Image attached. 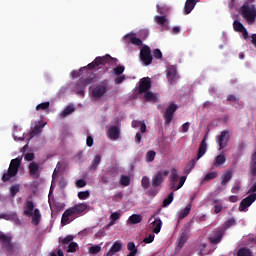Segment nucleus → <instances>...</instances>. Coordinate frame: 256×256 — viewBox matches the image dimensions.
<instances>
[{
	"label": "nucleus",
	"instance_id": "nucleus-1",
	"mask_svg": "<svg viewBox=\"0 0 256 256\" xmlns=\"http://www.w3.org/2000/svg\"><path fill=\"white\" fill-rule=\"evenodd\" d=\"M89 208V205L85 202L79 203L70 207L64 211L61 218V223L63 225H69L71 221H75L78 217L85 215V212Z\"/></svg>",
	"mask_w": 256,
	"mask_h": 256
},
{
	"label": "nucleus",
	"instance_id": "nucleus-2",
	"mask_svg": "<svg viewBox=\"0 0 256 256\" xmlns=\"http://www.w3.org/2000/svg\"><path fill=\"white\" fill-rule=\"evenodd\" d=\"M0 243L6 256L19 255L21 253V244L13 243V237L7 236V234L0 233Z\"/></svg>",
	"mask_w": 256,
	"mask_h": 256
},
{
	"label": "nucleus",
	"instance_id": "nucleus-3",
	"mask_svg": "<svg viewBox=\"0 0 256 256\" xmlns=\"http://www.w3.org/2000/svg\"><path fill=\"white\" fill-rule=\"evenodd\" d=\"M117 58L111 57V55L106 54L105 56H98L89 63L86 67H83L79 70V72H73V77H81V71L87 70V69H95V67H99V65H106V63H115L117 65Z\"/></svg>",
	"mask_w": 256,
	"mask_h": 256
},
{
	"label": "nucleus",
	"instance_id": "nucleus-4",
	"mask_svg": "<svg viewBox=\"0 0 256 256\" xmlns=\"http://www.w3.org/2000/svg\"><path fill=\"white\" fill-rule=\"evenodd\" d=\"M25 217H32V225H39L41 223V211L39 208L35 209V203L32 200H27L24 207Z\"/></svg>",
	"mask_w": 256,
	"mask_h": 256
},
{
	"label": "nucleus",
	"instance_id": "nucleus-5",
	"mask_svg": "<svg viewBox=\"0 0 256 256\" xmlns=\"http://www.w3.org/2000/svg\"><path fill=\"white\" fill-rule=\"evenodd\" d=\"M240 15L251 25L255 23L256 20V7L254 4H249V2H244L240 7Z\"/></svg>",
	"mask_w": 256,
	"mask_h": 256
},
{
	"label": "nucleus",
	"instance_id": "nucleus-6",
	"mask_svg": "<svg viewBox=\"0 0 256 256\" xmlns=\"http://www.w3.org/2000/svg\"><path fill=\"white\" fill-rule=\"evenodd\" d=\"M19 167H21V158L12 159L8 168V171L2 175L3 183H7L19 173Z\"/></svg>",
	"mask_w": 256,
	"mask_h": 256
},
{
	"label": "nucleus",
	"instance_id": "nucleus-7",
	"mask_svg": "<svg viewBox=\"0 0 256 256\" xmlns=\"http://www.w3.org/2000/svg\"><path fill=\"white\" fill-rule=\"evenodd\" d=\"M140 59L142 63L147 67L153 63V55H151V48L144 45L140 50Z\"/></svg>",
	"mask_w": 256,
	"mask_h": 256
},
{
	"label": "nucleus",
	"instance_id": "nucleus-8",
	"mask_svg": "<svg viewBox=\"0 0 256 256\" xmlns=\"http://www.w3.org/2000/svg\"><path fill=\"white\" fill-rule=\"evenodd\" d=\"M177 109H179V106H177V104H175V102H172L169 104V106L166 108L165 112H164V119H165V125H170L171 122L173 121V115H175V111H177Z\"/></svg>",
	"mask_w": 256,
	"mask_h": 256
},
{
	"label": "nucleus",
	"instance_id": "nucleus-9",
	"mask_svg": "<svg viewBox=\"0 0 256 256\" xmlns=\"http://www.w3.org/2000/svg\"><path fill=\"white\" fill-rule=\"evenodd\" d=\"M169 170H163L158 171L153 177H152V187L157 188L161 187L163 184V181H165V177H168Z\"/></svg>",
	"mask_w": 256,
	"mask_h": 256
},
{
	"label": "nucleus",
	"instance_id": "nucleus-10",
	"mask_svg": "<svg viewBox=\"0 0 256 256\" xmlns=\"http://www.w3.org/2000/svg\"><path fill=\"white\" fill-rule=\"evenodd\" d=\"M151 87H152L151 78L144 77L140 79L139 86L136 91L138 95H143V93H147V91H150Z\"/></svg>",
	"mask_w": 256,
	"mask_h": 256
},
{
	"label": "nucleus",
	"instance_id": "nucleus-11",
	"mask_svg": "<svg viewBox=\"0 0 256 256\" xmlns=\"http://www.w3.org/2000/svg\"><path fill=\"white\" fill-rule=\"evenodd\" d=\"M256 201V193H252L250 195H248L246 198H244L239 205V211L243 212V211H247L248 207H251V205H253V203H255Z\"/></svg>",
	"mask_w": 256,
	"mask_h": 256
},
{
	"label": "nucleus",
	"instance_id": "nucleus-12",
	"mask_svg": "<svg viewBox=\"0 0 256 256\" xmlns=\"http://www.w3.org/2000/svg\"><path fill=\"white\" fill-rule=\"evenodd\" d=\"M189 235H191V225L186 224L182 229V233L178 242V247L180 249L183 248V245H185V243H187V241L189 240Z\"/></svg>",
	"mask_w": 256,
	"mask_h": 256
},
{
	"label": "nucleus",
	"instance_id": "nucleus-13",
	"mask_svg": "<svg viewBox=\"0 0 256 256\" xmlns=\"http://www.w3.org/2000/svg\"><path fill=\"white\" fill-rule=\"evenodd\" d=\"M107 93V82H102L92 90V97L94 99H101Z\"/></svg>",
	"mask_w": 256,
	"mask_h": 256
},
{
	"label": "nucleus",
	"instance_id": "nucleus-14",
	"mask_svg": "<svg viewBox=\"0 0 256 256\" xmlns=\"http://www.w3.org/2000/svg\"><path fill=\"white\" fill-rule=\"evenodd\" d=\"M229 139H231V135L229 134V131L227 130L222 131L220 136H218V139H217V143L219 145V151L227 147V143H229Z\"/></svg>",
	"mask_w": 256,
	"mask_h": 256
},
{
	"label": "nucleus",
	"instance_id": "nucleus-15",
	"mask_svg": "<svg viewBox=\"0 0 256 256\" xmlns=\"http://www.w3.org/2000/svg\"><path fill=\"white\" fill-rule=\"evenodd\" d=\"M123 40L126 43H131L132 45H135L136 47H143V40H141V38L135 37V33L126 34L123 37Z\"/></svg>",
	"mask_w": 256,
	"mask_h": 256
},
{
	"label": "nucleus",
	"instance_id": "nucleus-16",
	"mask_svg": "<svg viewBox=\"0 0 256 256\" xmlns=\"http://www.w3.org/2000/svg\"><path fill=\"white\" fill-rule=\"evenodd\" d=\"M28 169L29 175L34 179H39V177H41V173L39 171V164H37L36 162H31L28 166Z\"/></svg>",
	"mask_w": 256,
	"mask_h": 256
},
{
	"label": "nucleus",
	"instance_id": "nucleus-17",
	"mask_svg": "<svg viewBox=\"0 0 256 256\" xmlns=\"http://www.w3.org/2000/svg\"><path fill=\"white\" fill-rule=\"evenodd\" d=\"M166 78L168 80V83H170V85H173V83H175V81L179 79V76L177 75V68L175 67L169 68L166 73Z\"/></svg>",
	"mask_w": 256,
	"mask_h": 256
},
{
	"label": "nucleus",
	"instance_id": "nucleus-18",
	"mask_svg": "<svg viewBox=\"0 0 256 256\" xmlns=\"http://www.w3.org/2000/svg\"><path fill=\"white\" fill-rule=\"evenodd\" d=\"M223 235H225V229H223V228L216 229L214 231V236L210 238V241L214 245H217V244L221 243V239H223Z\"/></svg>",
	"mask_w": 256,
	"mask_h": 256
},
{
	"label": "nucleus",
	"instance_id": "nucleus-19",
	"mask_svg": "<svg viewBox=\"0 0 256 256\" xmlns=\"http://www.w3.org/2000/svg\"><path fill=\"white\" fill-rule=\"evenodd\" d=\"M119 135H121V130H119L118 126H111L108 129V137L112 141H117L119 139Z\"/></svg>",
	"mask_w": 256,
	"mask_h": 256
},
{
	"label": "nucleus",
	"instance_id": "nucleus-20",
	"mask_svg": "<svg viewBox=\"0 0 256 256\" xmlns=\"http://www.w3.org/2000/svg\"><path fill=\"white\" fill-rule=\"evenodd\" d=\"M205 153H207V138H203V140L201 141V143L199 145L196 161H199L201 159V157H203V155H205Z\"/></svg>",
	"mask_w": 256,
	"mask_h": 256
},
{
	"label": "nucleus",
	"instance_id": "nucleus-21",
	"mask_svg": "<svg viewBox=\"0 0 256 256\" xmlns=\"http://www.w3.org/2000/svg\"><path fill=\"white\" fill-rule=\"evenodd\" d=\"M121 249H123V244H121L119 241H116L104 256H113L115 253H119Z\"/></svg>",
	"mask_w": 256,
	"mask_h": 256
},
{
	"label": "nucleus",
	"instance_id": "nucleus-22",
	"mask_svg": "<svg viewBox=\"0 0 256 256\" xmlns=\"http://www.w3.org/2000/svg\"><path fill=\"white\" fill-rule=\"evenodd\" d=\"M170 189H175V185L177 184V181H179V175L177 174V169L172 168L171 169V175H170Z\"/></svg>",
	"mask_w": 256,
	"mask_h": 256
},
{
	"label": "nucleus",
	"instance_id": "nucleus-23",
	"mask_svg": "<svg viewBox=\"0 0 256 256\" xmlns=\"http://www.w3.org/2000/svg\"><path fill=\"white\" fill-rule=\"evenodd\" d=\"M250 172L252 177H256V151L250 157Z\"/></svg>",
	"mask_w": 256,
	"mask_h": 256
},
{
	"label": "nucleus",
	"instance_id": "nucleus-24",
	"mask_svg": "<svg viewBox=\"0 0 256 256\" xmlns=\"http://www.w3.org/2000/svg\"><path fill=\"white\" fill-rule=\"evenodd\" d=\"M141 221H143V216L141 214H132L128 218V223H130V225H137L141 223Z\"/></svg>",
	"mask_w": 256,
	"mask_h": 256
},
{
	"label": "nucleus",
	"instance_id": "nucleus-25",
	"mask_svg": "<svg viewBox=\"0 0 256 256\" xmlns=\"http://www.w3.org/2000/svg\"><path fill=\"white\" fill-rule=\"evenodd\" d=\"M143 100L147 101L148 103H155V101H157V96L148 90L147 92H144Z\"/></svg>",
	"mask_w": 256,
	"mask_h": 256
},
{
	"label": "nucleus",
	"instance_id": "nucleus-26",
	"mask_svg": "<svg viewBox=\"0 0 256 256\" xmlns=\"http://www.w3.org/2000/svg\"><path fill=\"white\" fill-rule=\"evenodd\" d=\"M43 131V126L36 125L29 133H28V139H33V137H37L41 132Z\"/></svg>",
	"mask_w": 256,
	"mask_h": 256
},
{
	"label": "nucleus",
	"instance_id": "nucleus-27",
	"mask_svg": "<svg viewBox=\"0 0 256 256\" xmlns=\"http://www.w3.org/2000/svg\"><path fill=\"white\" fill-rule=\"evenodd\" d=\"M127 249L129 251V254L127 256H137V253H139L137 246H135V242H128Z\"/></svg>",
	"mask_w": 256,
	"mask_h": 256
},
{
	"label": "nucleus",
	"instance_id": "nucleus-28",
	"mask_svg": "<svg viewBox=\"0 0 256 256\" xmlns=\"http://www.w3.org/2000/svg\"><path fill=\"white\" fill-rule=\"evenodd\" d=\"M195 5H197L195 2H192V0H186L184 5V13L185 15H189L193 9H195Z\"/></svg>",
	"mask_w": 256,
	"mask_h": 256
},
{
	"label": "nucleus",
	"instance_id": "nucleus-29",
	"mask_svg": "<svg viewBox=\"0 0 256 256\" xmlns=\"http://www.w3.org/2000/svg\"><path fill=\"white\" fill-rule=\"evenodd\" d=\"M161 219L160 218H155V220L152 222V231L153 233H160L161 232Z\"/></svg>",
	"mask_w": 256,
	"mask_h": 256
},
{
	"label": "nucleus",
	"instance_id": "nucleus-30",
	"mask_svg": "<svg viewBox=\"0 0 256 256\" xmlns=\"http://www.w3.org/2000/svg\"><path fill=\"white\" fill-rule=\"evenodd\" d=\"M100 163H101V154H97L91 162L90 171H96Z\"/></svg>",
	"mask_w": 256,
	"mask_h": 256
},
{
	"label": "nucleus",
	"instance_id": "nucleus-31",
	"mask_svg": "<svg viewBox=\"0 0 256 256\" xmlns=\"http://www.w3.org/2000/svg\"><path fill=\"white\" fill-rule=\"evenodd\" d=\"M225 161H227V158L225 154L221 153L215 158L214 167H221V165L225 164Z\"/></svg>",
	"mask_w": 256,
	"mask_h": 256
},
{
	"label": "nucleus",
	"instance_id": "nucleus-32",
	"mask_svg": "<svg viewBox=\"0 0 256 256\" xmlns=\"http://www.w3.org/2000/svg\"><path fill=\"white\" fill-rule=\"evenodd\" d=\"M18 131H21V127L14 126V134L13 137L15 141H25V133L22 134V136L17 135Z\"/></svg>",
	"mask_w": 256,
	"mask_h": 256
},
{
	"label": "nucleus",
	"instance_id": "nucleus-33",
	"mask_svg": "<svg viewBox=\"0 0 256 256\" xmlns=\"http://www.w3.org/2000/svg\"><path fill=\"white\" fill-rule=\"evenodd\" d=\"M189 213H191V204H188L185 209H183L181 212H180V215H179V221H181L182 219H185V217H187L189 215Z\"/></svg>",
	"mask_w": 256,
	"mask_h": 256
},
{
	"label": "nucleus",
	"instance_id": "nucleus-34",
	"mask_svg": "<svg viewBox=\"0 0 256 256\" xmlns=\"http://www.w3.org/2000/svg\"><path fill=\"white\" fill-rule=\"evenodd\" d=\"M75 112V108L73 106H67L61 113H60V117H67L69 115H71V113Z\"/></svg>",
	"mask_w": 256,
	"mask_h": 256
},
{
	"label": "nucleus",
	"instance_id": "nucleus-35",
	"mask_svg": "<svg viewBox=\"0 0 256 256\" xmlns=\"http://www.w3.org/2000/svg\"><path fill=\"white\" fill-rule=\"evenodd\" d=\"M118 219H121V214L119 212H113L110 215L109 227H112V225H114L115 221H118Z\"/></svg>",
	"mask_w": 256,
	"mask_h": 256
},
{
	"label": "nucleus",
	"instance_id": "nucleus-36",
	"mask_svg": "<svg viewBox=\"0 0 256 256\" xmlns=\"http://www.w3.org/2000/svg\"><path fill=\"white\" fill-rule=\"evenodd\" d=\"M233 174L231 173V171H227L225 174L222 175V181H221V185L225 186L227 184V182L232 179Z\"/></svg>",
	"mask_w": 256,
	"mask_h": 256
},
{
	"label": "nucleus",
	"instance_id": "nucleus-37",
	"mask_svg": "<svg viewBox=\"0 0 256 256\" xmlns=\"http://www.w3.org/2000/svg\"><path fill=\"white\" fill-rule=\"evenodd\" d=\"M89 197H91V192L89 190L78 192V199L81 201H85L86 199H89Z\"/></svg>",
	"mask_w": 256,
	"mask_h": 256
},
{
	"label": "nucleus",
	"instance_id": "nucleus-38",
	"mask_svg": "<svg viewBox=\"0 0 256 256\" xmlns=\"http://www.w3.org/2000/svg\"><path fill=\"white\" fill-rule=\"evenodd\" d=\"M90 83H93V78H80L78 81V85H81L82 87H86L87 85H90Z\"/></svg>",
	"mask_w": 256,
	"mask_h": 256
},
{
	"label": "nucleus",
	"instance_id": "nucleus-39",
	"mask_svg": "<svg viewBox=\"0 0 256 256\" xmlns=\"http://www.w3.org/2000/svg\"><path fill=\"white\" fill-rule=\"evenodd\" d=\"M154 21L155 23H157V25H160L161 27H163V25L167 23V16H155Z\"/></svg>",
	"mask_w": 256,
	"mask_h": 256
},
{
	"label": "nucleus",
	"instance_id": "nucleus-40",
	"mask_svg": "<svg viewBox=\"0 0 256 256\" xmlns=\"http://www.w3.org/2000/svg\"><path fill=\"white\" fill-rule=\"evenodd\" d=\"M112 72L114 73V75H116V77H119L123 75V73H125V66L119 65L116 68H113Z\"/></svg>",
	"mask_w": 256,
	"mask_h": 256
},
{
	"label": "nucleus",
	"instance_id": "nucleus-41",
	"mask_svg": "<svg viewBox=\"0 0 256 256\" xmlns=\"http://www.w3.org/2000/svg\"><path fill=\"white\" fill-rule=\"evenodd\" d=\"M120 185H123V187H129L131 185V178L126 175H122L120 178Z\"/></svg>",
	"mask_w": 256,
	"mask_h": 256
},
{
	"label": "nucleus",
	"instance_id": "nucleus-42",
	"mask_svg": "<svg viewBox=\"0 0 256 256\" xmlns=\"http://www.w3.org/2000/svg\"><path fill=\"white\" fill-rule=\"evenodd\" d=\"M173 199H174V194L173 192H171L167 198L164 199L162 207H169V205H171V203H173Z\"/></svg>",
	"mask_w": 256,
	"mask_h": 256
},
{
	"label": "nucleus",
	"instance_id": "nucleus-43",
	"mask_svg": "<svg viewBox=\"0 0 256 256\" xmlns=\"http://www.w3.org/2000/svg\"><path fill=\"white\" fill-rule=\"evenodd\" d=\"M233 29L234 31H238V33H240V31L245 29V26H243V24L239 22V20H235L233 22Z\"/></svg>",
	"mask_w": 256,
	"mask_h": 256
},
{
	"label": "nucleus",
	"instance_id": "nucleus-44",
	"mask_svg": "<svg viewBox=\"0 0 256 256\" xmlns=\"http://www.w3.org/2000/svg\"><path fill=\"white\" fill-rule=\"evenodd\" d=\"M156 155L157 153H155V151L153 150L148 151L146 154V161H148V163H153V161H155Z\"/></svg>",
	"mask_w": 256,
	"mask_h": 256
},
{
	"label": "nucleus",
	"instance_id": "nucleus-45",
	"mask_svg": "<svg viewBox=\"0 0 256 256\" xmlns=\"http://www.w3.org/2000/svg\"><path fill=\"white\" fill-rule=\"evenodd\" d=\"M50 105H51L50 102L40 103L36 106V111H47Z\"/></svg>",
	"mask_w": 256,
	"mask_h": 256
},
{
	"label": "nucleus",
	"instance_id": "nucleus-46",
	"mask_svg": "<svg viewBox=\"0 0 256 256\" xmlns=\"http://www.w3.org/2000/svg\"><path fill=\"white\" fill-rule=\"evenodd\" d=\"M156 9H157V13H159V15H165V13H167V11H168L167 6H165L163 4H157Z\"/></svg>",
	"mask_w": 256,
	"mask_h": 256
},
{
	"label": "nucleus",
	"instance_id": "nucleus-47",
	"mask_svg": "<svg viewBox=\"0 0 256 256\" xmlns=\"http://www.w3.org/2000/svg\"><path fill=\"white\" fill-rule=\"evenodd\" d=\"M141 185L143 189H149V185H151V180L147 176H143L141 180Z\"/></svg>",
	"mask_w": 256,
	"mask_h": 256
},
{
	"label": "nucleus",
	"instance_id": "nucleus-48",
	"mask_svg": "<svg viewBox=\"0 0 256 256\" xmlns=\"http://www.w3.org/2000/svg\"><path fill=\"white\" fill-rule=\"evenodd\" d=\"M187 180L186 176H182L179 180V184L177 186L174 185L173 191H179L183 185H185V181Z\"/></svg>",
	"mask_w": 256,
	"mask_h": 256
},
{
	"label": "nucleus",
	"instance_id": "nucleus-49",
	"mask_svg": "<svg viewBox=\"0 0 256 256\" xmlns=\"http://www.w3.org/2000/svg\"><path fill=\"white\" fill-rule=\"evenodd\" d=\"M238 256H253V254L248 248H241L238 250Z\"/></svg>",
	"mask_w": 256,
	"mask_h": 256
},
{
	"label": "nucleus",
	"instance_id": "nucleus-50",
	"mask_svg": "<svg viewBox=\"0 0 256 256\" xmlns=\"http://www.w3.org/2000/svg\"><path fill=\"white\" fill-rule=\"evenodd\" d=\"M237 223V220L235 218H230L224 223L225 229H229L230 227H233Z\"/></svg>",
	"mask_w": 256,
	"mask_h": 256
},
{
	"label": "nucleus",
	"instance_id": "nucleus-51",
	"mask_svg": "<svg viewBox=\"0 0 256 256\" xmlns=\"http://www.w3.org/2000/svg\"><path fill=\"white\" fill-rule=\"evenodd\" d=\"M213 179H217V172H209L208 174H206V176L204 177V181H211Z\"/></svg>",
	"mask_w": 256,
	"mask_h": 256
},
{
	"label": "nucleus",
	"instance_id": "nucleus-52",
	"mask_svg": "<svg viewBox=\"0 0 256 256\" xmlns=\"http://www.w3.org/2000/svg\"><path fill=\"white\" fill-rule=\"evenodd\" d=\"M77 247H79V245L77 244V242H71L68 246V252L69 253H75V251H77Z\"/></svg>",
	"mask_w": 256,
	"mask_h": 256
},
{
	"label": "nucleus",
	"instance_id": "nucleus-53",
	"mask_svg": "<svg viewBox=\"0 0 256 256\" xmlns=\"http://www.w3.org/2000/svg\"><path fill=\"white\" fill-rule=\"evenodd\" d=\"M196 161H197V158L192 159L190 162H188V164L186 165V171H188V173L194 169Z\"/></svg>",
	"mask_w": 256,
	"mask_h": 256
},
{
	"label": "nucleus",
	"instance_id": "nucleus-54",
	"mask_svg": "<svg viewBox=\"0 0 256 256\" xmlns=\"http://www.w3.org/2000/svg\"><path fill=\"white\" fill-rule=\"evenodd\" d=\"M17 193H19V185H13L10 188V194L12 197H15V195H17Z\"/></svg>",
	"mask_w": 256,
	"mask_h": 256
},
{
	"label": "nucleus",
	"instance_id": "nucleus-55",
	"mask_svg": "<svg viewBox=\"0 0 256 256\" xmlns=\"http://www.w3.org/2000/svg\"><path fill=\"white\" fill-rule=\"evenodd\" d=\"M221 211H223V203L222 204H215L214 205V213L216 215H219V213H221Z\"/></svg>",
	"mask_w": 256,
	"mask_h": 256
},
{
	"label": "nucleus",
	"instance_id": "nucleus-56",
	"mask_svg": "<svg viewBox=\"0 0 256 256\" xmlns=\"http://www.w3.org/2000/svg\"><path fill=\"white\" fill-rule=\"evenodd\" d=\"M153 55H154L155 59H163V53L161 52L160 49H155L153 51Z\"/></svg>",
	"mask_w": 256,
	"mask_h": 256
},
{
	"label": "nucleus",
	"instance_id": "nucleus-57",
	"mask_svg": "<svg viewBox=\"0 0 256 256\" xmlns=\"http://www.w3.org/2000/svg\"><path fill=\"white\" fill-rule=\"evenodd\" d=\"M123 199V192H116L113 196V201L119 202Z\"/></svg>",
	"mask_w": 256,
	"mask_h": 256
},
{
	"label": "nucleus",
	"instance_id": "nucleus-58",
	"mask_svg": "<svg viewBox=\"0 0 256 256\" xmlns=\"http://www.w3.org/2000/svg\"><path fill=\"white\" fill-rule=\"evenodd\" d=\"M87 186V181H85V179H79L76 181V187H86Z\"/></svg>",
	"mask_w": 256,
	"mask_h": 256
},
{
	"label": "nucleus",
	"instance_id": "nucleus-59",
	"mask_svg": "<svg viewBox=\"0 0 256 256\" xmlns=\"http://www.w3.org/2000/svg\"><path fill=\"white\" fill-rule=\"evenodd\" d=\"M241 190V182H236L234 186L232 187V193H237Z\"/></svg>",
	"mask_w": 256,
	"mask_h": 256
},
{
	"label": "nucleus",
	"instance_id": "nucleus-60",
	"mask_svg": "<svg viewBox=\"0 0 256 256\" xmlns=\"http://www.w3.org/2000/svg\"><path fill=\"white\" fill-rule=\"evenodd\" d=\"M144 121H139V120H133L132 123H131V127L133 129H137L138 127H141V124L143 123Z\"/></svg>",
	"mask_w": 256,
	"mask_h": 256
},
{
	"label": "nucleus",
	"instance_id": "nucleus-61",
	"mask_svg": "<svg viewBox=\"0 0 256 256\" xmlns=\"http://www.w3.org/2000/svg\"><path fill=\"white\" fill-rule=\"evenodd\" d=\"M125 79H126L125 75L119 76V77L115 78L114 83L116 85H121V83H123V81H125Z\"/></svg>",
	"mask_w": 256,
	"mask_h": 256
},
{
	"label": "nucleus",
	"instance_id": "nucleus-62",
	"mask_svg": "<svg viewBox=\"0 0 256 256\" xmlns=\"http://www.w3.org/2000/svg\"><path fill=\"white\" fill-rule=\"evenodd\" d=\"M227 101H231L232 103H237V101H239V97L230 94L227 96Z\"/></svg>",
	"mask_w": 256,
	"mask_h": 256
},
{
	"label": "nucleus",
	"instance_id": "nucleus-63",
	"mask_svg": "<svg viewBox=\"0 0 256 256\" xmlns=\"http://www.w3.org/2000/svg\"><path fill=\"white\" fill-rule=\"evenodd\" d=\"M73 241V236L68 235L66 236L63 240L62 243L63 245H69V243H71Z\"/></svg>",
	"mask_w": 256,
	"mask_h": 256
},
{
	"label": "nucleus",
	"instance_id": "nucleus-64",
	"mask_svg": "<svg viewBox=\"0 0 256 256\" xmlns=\"http://www.w3.org/2000/svg\"><path fill=\"white\" fill-rule=\"evenodd\" d=\"M99 251H101V246L99 245L90 247V252H92L93 254L99 253Z\"/></svg>",
	"mask_w": 256,
	"mask_h": 256
}]
</instances>
